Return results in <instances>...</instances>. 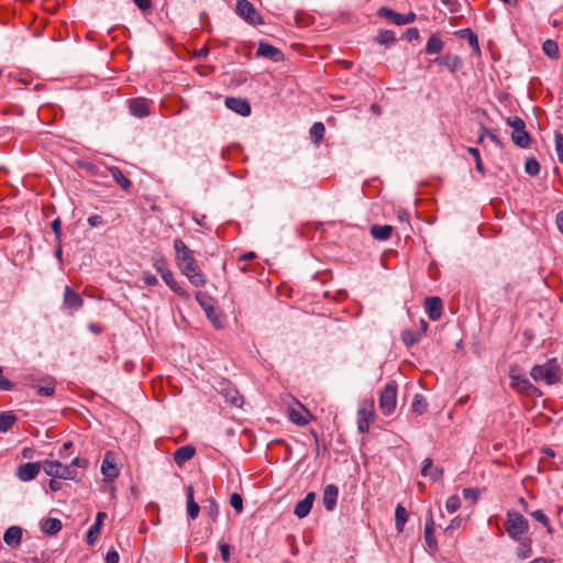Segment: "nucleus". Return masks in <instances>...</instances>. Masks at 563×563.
I'll return each mask as SVG.
<instances>
[{
    "label": "nucleus",
    "mask_w": 563,
    "mask_h": 563,
    "mask_svg": "<svg viewBox=\"0 0 563 563\" xmlns=\"http://www.w3.org/2000/svg\"><path fill=\"white\" fill-rule=\"evenodd\" d=\"M175 250V262L180 273L187 277L195 287H203L207 284V277L198 266L192 251L181 239H175L173 242Z\"/></svg>",
    "instance_id": "1"
},
{
    "label": "nucleus",
    "mask_w": 563,
    "mask_h": 563,
    "mask_svg": "<svg viewBox=\"0 0 563 563\" xmlns=\"http://www.w3.org/2000/svg\"><path fill=\"white\" fill-rule=\"evenodd\" d=\"M530 376L536 382H544L548 385L555 384L561 378V369L555 358L548 360L544 364L534 365Z\"/></svg>",
    "instance_id": "2"
},
{
    "label": "nucleus",
    "mask_w": 563,
    "mask_h": 563,
    "mask_svg": "<svg viewBox=\"0 0 563 563\" xmlns=\"http://www.w3.org/2000/svg\"><path fill=\"white\" fill-rule=\"evenodd\" d=\"M156 272L161 275L162 279L165 282V284L180 298L185 300L190 299V294L181 286L179 285L175 278L174 273L168 267V264L165 258H158L153 264Z\"/></svg>",
    "instance_id": "3"
},
{
    "label": "nucleus",
    "mask_w": 563,
    "mask_h": 563,
    "mask_svg": "<svg viewBox=\"0 0 563 563\" xmlns=\"http://www.w3.org/2000/svg\"><path fill=\"white\" fill-rule=\"evenodd\" d=\"M505 529L511 539L520 541L528 532L529 523L522 515L517 511L509 510L507 512V520L505 521Z\"/></svg>",
    "instance_id": "4"
},
{
    "label": "nucleus",
    "mask_w": 563,
    "mask_h": 563,
    "mask_svg": "<svg viewBox=\"0 0 563 563\" xmlns=\"http://www.w3.org/2000/svg\"><path fill=\"white\" fill-rule=\"evenodd\" d=\"M506 121L512 129L510 136L514 144L520 148H528L531 144V137L526 131L525 121L517 115L508 117Z\"/></svg>",
    "instance_id": "5"
},
{
    "label": "nucleus",
    "mask_w": 563,
    "mask_h": 563,
    "mask_svg": "<svg viewBox=\"0 0 563 563\" xmlns=\"http://www.w3.org/2000/svg\"><path fill=\"white\" fill-rule=\"evenodd\" d=\"M42 467L44 473L53 478L74 481L77 477V471L75 468L64 465L58 461H44Z\"/></svg>",
    "instance_id": "6"
},
{
    "label": "nucleus",
    "mask_w": 563,
    "mask_h": 563,
    "mask_svg": "<svg viewBox=\"0 0 563 563\" xmlns=\"http://www.w3.org/2000/svg\"><path fill=\"white\" fill-rule=\"evenodd\" d=\"M236 14L251 25L263 24V19L255 7L247 0H238Z\"/></svg>",
    "instance_id": "7"
},
{
    "label": "nucleus",
    "mask_w": 563,
    "mask_h": 563,
    "mask_svg": "<svg viewBox=\"0 0 563 563\" xmlns=\"http://www.w3.org/2000/svg\"><path fill=\"white\" fill-rule=\"evenodd\" d=\"M397 404V387L395 384H387L379 396V409L385 416L394 412Z\"/></svg>",
    "instance_id": "8"
},
{
    "label": "nucleus",
    "mask_w": 563,
    "mask_h": 563,
    "mask_svg": "<svg viewBox=\"0 0 563 563\" xmlns=\"http://www.w3.org/2000/svg\"><path fill=\"white\" fill-rule=\"evenodd\" d=\"M374 417V401H362L357 410V429L361 433L368 432L369 424L373 422Z\"/></svg>",
    "instance_id": "9"
},
{
    "label": "nucleus",
    "mask_w": 563,
    "mask_h": 563,
    "mask_svg": "<svg viewBox=\"0 0 563 563\" xmlns=\"http://www.w3.org/2000/svg\"><path fill=\"white\" fill-rule=\"evenodd\" d=\"M196 300L198 301L199 306L203 309L207 318L214 324V327L220 328L221 321L219 320V316L212 303V298L208 296L206 292L198 291L196 294Z\"/></svg>",
    "instance_id": "10"
},
{
    "label": "nucleus",
    "mask_w": 563,
    "mask_h": 563,
    "mask_svg": "<svg viewBox=\"0 0 563 563\" xmlns=\"http://www.w3.org/2000/svg\"><path fill=\"white\" fill-rule=\"evenodd\" d=\"M288 418L297 426H306L312 418V415L300 402L288 409Z\"/></svg>",
    "instance_id": "11"
},
{
    "label": "nucleus",
    "mask_w": 563,
    "mask_h": 563,
    "mask_svg": "<svg viewBox=\"0 0 563 563\" xmlns=\"http://www.w3.org/2000/svg\"><path fill=\"white\" fill-rule=\"evenodd\" d=\"M152 101L144 98L137 97L129 100V109L132 115L136 118H145L150 114V107Z\"/></svg>",
    "instance_id": "12"
},
{
    "label": "nucleus",
    "mask_w": 563,
    "mask_h": 563,
    "mask_svg": "<svg viewBox=\"0 0 563 563\" xmlns=\"http://www.w3.org/2000/svg\"><path fill=\"white\" fill-rule=\"evenodd\" d=\"M511 386L517 389L519 393L532 396L538 393L537 387H534L530 380L521 375H517L515 373L510 374Z\"/></svg>",
    "instance_id": "13"
},
{
    "label": "nucleus",
    "mask_w": 563,
    "mask_h": 563,
    "mask_svg": "<svg viewBox=\"0 0 563 563\" xmlns=\"http://www.w3.org/2000/svg\"><path fill=\"white\" fill-rule=\"evenodd\" d=\"M63 302L71 312L78 311L84 305L81 296L69 286H66L64 289Z\"/></svg>",
    "instance_id": "14"
},
{
    "label": "nucleus",
    "mask_w": 563,
    "mask_h": 563,
    "mask_svg": "<svg viewBox=\"0 0 563 563\" xmlns=\"http://www.w3.org/2000/svg\"><path fill=\"white\" fill-rule=\"evenodd\" d=\"M224 103L230 110L234 111L240 115L246 117L251 113V106L246 99L227 97Z\"/></svg>",
    "instance_id": "15"
},
{
    "label": "nucleus",
    "mask_w": 563,
    "mask_h": 563,
    "mask_svg": "<svg viewBox=\"0 0 563 563\" xmlns=\"http://www.w3.org/2000/svg\"><path fill=\"white\" fill-rule=\"evenodd\" d=\"M43 382L44 385L40 386L35 383V379H31L29 386L34 388L38 396L52 397L55 394L56 380L53 377H46Z\"/></svg>",
    "instance_id": "16"
},
{
    "label": "nucleus",
    "mask_w": 563,
    "mask_h": 563,
    "mask_svg": "<svg viewBox=\"0 0 563 563\" xmlns=\"http://www.w3.org/2000/svg\"><path fill=\"white\" fill-rule=\"evenodd\" d=\"M40 470H41L40 463H32V462L24 463L19 466L16 476L19 477V479H21L23 482L32 481L37 476V474L40 473Z\"/></svg>",
    "instance_id": "17"
},
{
    "label": "nucleus",
    "mask_w": 563,
    "mask_h": 563,
    "mask_svg": "<svg viewBox=\"0 0 563 563\" xmlns=\"http://www.w3.org/2000/svg\"><path fill=\"white\" fill-rule=\"evenodd\" d=\"M339 496V489L335 485L329 484L323 489L322 503L328 511H332L335 508Z\"/></svg>",
    "instance_id": "18"
},
{
    "label": "nucleus",
    "mask_w": 563,
    "mask_h": 563,
    "mask_svg": "<svg viewBox=\"0 0 563 563\" xmlns=\"http://www.w3.org/2000/svg\"><path fill=\"white\" fill-rule=\"evenodd\" d=\"M314 497V493H308L303 499L297 503L294 514L300 519L307 517L311 511Z\"/></svg>",
    "instance_id": "19"
},
{
    "label": "nucleus",
    "mask_w": 563,
    "mask_h": 563,
    "mask_svg": "<svg viewBox=\"0 0 563 563\" xmlns=\"http://www.w3.org/2000/svg\"><path fill=\"white\" fill-rule=\"evenodd\" d=\"M426 312L433 321L440 319L442 314V301L439 297H429L424 303Z\"/></svg>",
    "instance_id": "20"
},
{
    "label": "nucleus",
    "mask_w": 563,
    "mask_h": 563,
    "mask_svg": "<svg viewBox=\"0 0 563 563\" xmlns=\"http://www.w3.org/2000/svg\"><path fill=\"white\" fill-rule=\"evenodd\" d=\"M22 528L18 526L9 527L3 534L4 543L10 548H16L20 545L22 540Z\"/></svg>",
    "instance_id": "21"
},
{
    "label": "nucleus",
    "mask_w": 563,
    "mask_h": 563,
    "mask_svg": "<svg viewBox=\"0 0 563 563\" xmlns=\"http://www.w3.org/2000/svg\"><path fill=\"white\" fill-rule=\"evenodd\" d=\"M256 55L261 56V57L269 58L274 62H278L283 57L282 52L277 47H275L268 43H265V42L260 43L257 51H256Z\"/></svg>",
    "instance_id": "22"
},
{
    "label": "nucleus",
    "mask_w": 563,
    "mask_h": 563,
    "mask_svg": "<svg viewBox=\"0 0 563 563\" xmlns=\"http://www.w3.org/2000/svg\"><path fill=\"white\" fill-rule=\"evenodd\" d=\"M101 473L107 479H114L119 475V470L112 459L111 452H107L101 464Z\"/></svg>",
    "instance_id": "23"
},
{
    "label": "nucleus",
    "mask_w": 563,
    "mask_h": 563,
    "mask_svg": "<svg viewBox=\"0 0 563 563\" xmlns=\"http://www.w3.org/2000/svg\"><path fill=\"white\" fill-rule=\"evenodd\" d=\"M106 517H107L106 512L99 511L97 514L95 523L89 528V530H88V532L86 534V542L89 545H92L96 542V540H97V538H98V536L100 533V529H101L103 519Z\"/></svg>",
    "instance_id": "24"
},
{
    "label": "nucleus",
    "mask_w": 563,
    "mask_h": 563,
    "mask_svg": "<svg viewBox=\"0 0 563 563\" xmlns=\"http://www.w3.org/2000/svg\"><path fill=\"white\" fill-rule=\"evenodd\" d=\"M196 453L192 445H183L174 453V461L177 465L181 466L187 461L191 460Z\"/></svg>",
    "instance_id": "25"
},
{
    "label": "nucleus",
    "mask_w": 563,
    "mask_h": 563,
    "mask_svg": "<svg viewBox=\"0 0 563 563\" xmlns=\"http://www.w3.org/2000/svg\"><path fill=\"white\" fill-rule=\"evenodd\" d=\"M435 63L440 66L446 67L451 71H455L462 66L461 58L459 56L451 54L437 58Z\"/></svg>",
    "instance_id": "26"
},
{
    "label": "nucleus",
    "mask_w": 563,
    "mask_h": 563,
    "mask_svg": "<svg viewBox=\"0 0 563 563\" xmlns=\"http://www.w3.org/2000/svg\"><path fill=\"white\" fill-rule=\"evenodd\" d=\"M432 459L427 457L423 460V465L421 468L422 476H429L433 482H437L442 476V470L438 467H432Z\"/></svg>",
    "instance_id": "27"
},
{
    "label": "nucleus",
    "mask_w": 563,
    "mask_h": 563,
    "mask_svg": "<svg viewBox=\"0 0 563 563\" xmlns=\"http://www.w3.org/2000/svg\"><path fill=\"white\" fill-rule=\"evenodd\" d=\"M186 497H187V514L190 517V519H196L199 515L200 507L194 499V488L191 485H189L186 489Z\"/></svg>",
    "instance_id": "28"
},
{
    "label": "nucleus",
    "mask_w": 563,
    "mask_h": 563,
    "mask_svg": "<svg viewBox=\"0 0 563 563\" xmlns=\"http://www.w3.org/2000/svg\"><path fill=\"white\" fill-rule=\"evenodd\" d=\"M62 529V522L57 518H47L41 522V530L48 534L54 536Z\"/></svg>",
    "instance_id": "29"
},
{
    "label": "nucleus",
    "mask_w": 563,
    "mask_h": 563,
    "mask_svg": "<svg viewBox=\"0 0 563 563\" xmlns=\"http://www.w3.org/2000/svg\"><path fill=\"white\" fill-rule=\"evenodd\" d=\"M393 232L391 225L374 224L371 227V234L374 239L379 241H386L390 238Z\"/></svg>",
    "instance_id": "30"
},
{
    "label": "nucleus",
    "mask_w": 563,
    "mask_h": 563,
    "mask_svg": "<svg viewBox=\"0 0 563 563\" xmlns=\"http://www.w3.org/2000/svg\"><path fill=\"white\" fill-rule=\"evenodd\" d=\"M444 47V43L438 34H432L426 44V54L432 55L440 53Z\"/></svg>",
    "instance_id": "31"
},
{
    "label": "nucleus",
    "mask_w": 563,
    "mask_h": 563,
    "mask_svg": "<svg viewBox=\"0 0 563 563\" xmlns=\"http://www.w3.org/2000/svg\"><path fill=\"white\" fill-rule=\"evenodd\" d=\"M109 173L114 179V181L120 185V187L124 190H129L131 187V181L128 177L124 176L122 170L117 166L109 167Z\"/></svg>",
    "instance_id": "32"
},
{
    "label": "nucleus",
    "mask_w": 563,
    "mask_h": 563,
    "mask_svg": "<svg viewBox=\"0 0 563 563\" xmlns=\"http://www.w3.org/2000/svg\"><path fill=\"white\" fill-rule=\"evenodd\" d=\"M378 15L380 18H384V19L388 20L389 22H391V23H394L396 25H401L402 14L397 13L394 10L389 9V8H386V7L380 8L378 10Z\"/></svg>",
    "instance_id": "33"
},
{
    "label": "nucleus",
    "mask_w": 563,
    "mask_h": 563,
    "mask_svg": "<svg viewBox=\"0 0 563 563\" xmlns=\"http://www.w3.org/2000/svg\"><path fill=\"white\" fill-rule=\"evenodd\" d=\"M16 420V416L11 412H0V432L9 431Z\"/></svg>",
    "instance_id": "34"
},
{
    "label": "nucleus",
    "mask_w": 563,
    "mask_h": 563,
    "mask_svg": "<svg viewBox=\"0 0 563 563\" xmlns=\"http://www.w3.org/2000/svg\"><path fill=\"white\" fill-rule=\"evenodd\" d=\"M407 517V510L401 505H398L395 510V526L398 532L404 530Z\"/></svg>",
    "instance_id": "35"
},
{
    "label": "nucleus",
    "mask_w": 563,
    "mask_h": 563,
    "mask_svg": "<svg viewBox=\"0 0 563 563\" xmlns=\"http://www.w3.org/2000/svg\"><path fill=\"white\" fill-rule=\"evenodd\" d=\"M325 128L323 123L316 122L310 129V137L314 143H319L322 140Z\"/></svg>",
    "instance_id": "36"
},
{
    "label": "nucleus",
    "mask_w": 563,
    "mask_h": 563,
    "mask_svg": "<svg viewBox=\"0 0 563 563\" xmlns=\"http://www.w3.org/2000/svg\"><path fill=\"white\" fill-rule=\"evenodd\" d=\"M422 335L418 331L406 330L401 334L402 342L407 346L416 344Z\"/></svg>",
    "instance_id": "37"
},
{
    "label": "nucleus",
    "mask_w": 563,
    "mask_h": 563,
    "mask_svg": "<svg viewBox=\"0 0 563 563\" xmlns=\"http://www.w3.org/2000/svg\"><path fill=\"white\" fill-rule=\"evenodd\" d=\"M224 397L228 402L235 407H241L243 404L242 397L236 389L228 388L224 393Z\"/></svg>",
    "instance_id": "38"
},
{
    "label": "nucleus",
    "mask_w": 563,
    "mask_h": 563,
    "mask_svg": "<svg viewBox=\"0 0 563 563\" xmlns=\"http://www.w3.org/2000/svg\"><path fill=\"white\" fill-rule=\"evenodd\" d=\"M542 49L547 56L550 58H558L559 56V47L558 44L552 40H547L543 43Z\"/></svg>",
    "instance_id": "39"
},
{
    "label": "nucleus",
    "mask_w": 563,
    "mask_h": 563,
    "mask_svg": "<svg viewBox=\"0 0 563 563\" xmlns=\"http://www.w3.org/2000/svg\"><path fill=\"white\" fill-rule=\"evenodd\" d=\"M395 33L390 30H383L378 33L376 42L380 45H388L395 42Z\"/></svg>",
    "instance_id": "40"
},
{
    "label": "nucleus",
    "mask_w": 563,
    "mask_h": 563,
    "mask_svg": "<svg viewBox=\"0 0 563 563\" xmlns=\"http://www.w3.org/2000/svg\"><path fill=\"white\" fill-rule=\"evenodd\" d=\"M411 407L413 412L422 415L427 410L428 405L421 395H416Z\"/></svg>",
    "instance_id": "41"
},
{
    "label": "nucleus",
    "mask_w": 563,
    "mask_h": 563,
    "mask_svg": "<svg viewBox=\"0 0 563 563\" xmlns=\"http://www.w3.org/2000/svg\"><path fill=\"white\" fill-rule=\"evenodd\" d=\"M433 527H434V522H433V519L430 518L427 522H426V527H424V540H426V543L429 545V547H433L435 544V541L433 539Z\"/></svg>",
    "instance_id": "42"
},
{
    "label": "nucleus",
    "mask_w": 563,
    "mask_h": 563,
    "mask_svg": "<svg viewBox=\"0 0 563 563\" xmlns=\"http://www.w3.org/2000/svg\"><path fill=\"white\" fill-rule=\"evenodd\" d=\"M525 172L530 176H537L540 172V164L534 158H529L525 163Z\"/></svg>",
    "instance_id": "43"
},
{
    "label": "nucleus",
    "mask_w": 563,
    "mask_h": 563,
    "mask_svg": "<svg viewBox=\"0 0 563 563\" xmlns=\"http://www.w3.org/2000/svg\"><path fill=\"white\" fill-rule=\"evenodd\" d=\"M461 506L460 497L456 495L450 496L445 501V508L449 512H455Z\"/></svg>",
    "instance_id": "44"
},
{
    "label": "nucleus",
    "mask_w": 563,
    "mask_h": 563,
    "mask_svg": "<svg viewBox=\"0 0 563 563\" xmlns=\"http://www.w3.org/2000/svg\"><path fill=\"white\" fill-rule=\"evenodd\" d=\"M467 152L474 157L476 170L484 174V166L481 159L479 151L476 147H467Z\"/></svg>",
    "instance_id": "45"
},
{
    "label": "nucleus",
    "mask_w": 563,
    "mask_h": 563,
    "mask_svg": "<svg viewBox=\"0 0 563 563\" xmlns=\"http://www.w3.org/2000/svg\"><path fill=\"white\" fill-rule=\"evenodd\" d=\"M530 516L542 523L548 529V531L551 532L550 521L542 510H534L530 512Z\"/></svg>",
    "instance_id": "46"
},
{
    "label": "nucleus",
    "mask_w": 563,
    "mask_h": 563,
    "mask_svg": "<svg viewBox=\"0 0 563 563\" xmlns=\"http://www.w3.org/2000/svg\"><path fill=\"white\" fill-rule=\"evenodd\" d=\"M51 228L55 234L56 243H62V221L59 218H56L52 221Z\"/></svg>",
    "instance_id": "47"
},
{
    "label": "nucleus",
    "mask_w": 563,
    "mask_h": 563,
    "mask_svg": "<svg viewBox=\"0 0 563 563\" xmlns=\"http://www.w3.org/2000/svg\"><path fill=\"white\" fill-rule=\"evenodd\" d=\"M230 505L236 510V512H241L243 509V499L240 494L233 493L230 496Z\"/></svg>",
    "instance_id": "48"
},
{
    "label": "nucleus",
    "mask_w": 563,
    "mask_h": 563,
    "mask_svg": "<svg viewBox=\"0 0 563 563\" xmlns=\"http://www.w3.org/2000/svg\"><path fill=\"white\" fill-rule=\"evenodd\" d=\"M555 151L560 163L563 164V134L555 133Z\"/></svg>",
    "instance_id": "49"
},
{
    "label": "nucleus",
    "mask_w": 563,
    "mask_h": 563,
    "mask_svg": "<svg viewBox=\"0 0 563 563\" xmlns=\"http://www.w3.org/2000/svg\"><path fill=\"white\" fill-rule=\"evenodd\" d=\"M205 510L212 519H216L219 512V507L216 500L210 499L208 505L205 506Z\"/></svg>",
    "instance_id": "50"
},
{
    "label": "nucleus",
    "mask_w": 563,
    "mask_h": 563,
    "mask_svg": "<svg viewBox=\"0 0 563 563\" xmlns=\"http://www.w3.org/2000/svg\"><path fill=\"white\" fill-rule=\"evenodd\" d=\"M531 554V548L527 543H521L517 550V555L520 559H527Z\"/></svg>",
    "instance_id": "51"
},
{
    "label": "nucleus",
    "mask_w": 563,
    "mask_h": 563,
    "mask_svg": "<svg viewBox=\"0 0 563 563\" xmlns=\"http://www.w3.org/2000/svg\"><path fill=\"white\" fill-rule=\"evenodd\" d=\"M230 545L225 542H221L219 544V550H220V553H221V559L223 562H229L230 561Z\"/></svg>",
    "instance_id": "52"
},
{
    "label": "nucleus",
    "mask_w": 563,
    "mask_h": 563,
    "mask_svg": "<svg viewBox=\"0 0 563 563\" xmlns=\"http://www.w3.org/2000/svg\"><path fill=\"white\" fill-rule=\"evenodd\" d=\"M142 279L147 286H156L158 284V279L156 278V276L150 272H144L142 275Z\"/></svg>",
    "instance_id": "53"
},
{
    "label": "nucleus",
    "mask_w": 563,
    "mask_h": 563,
    "mask_svg": "<svg viewBox=\"0 0 563 563\" xmlns=\"http://www.w3.org/2000/svg\"><path fill=\"white\" fill-rule=\"evenodd\" d=\"M419 36V31L416 27H409L405 33V37L409 42L417 41Z\"/></svg>",
    "instance_id": "54"
},
{
    "label": "nucleus",
    "mask_w": 563,
    "mask_h": 563,
    "mask_svg": "<svg viewBox=\"0 0 563 563\" xmlns=\"http://www.w3.org/2000/svg\"><path fill=\"white\" fill-rule=\"evenodd\" d=\"M119 561H120L119 553L114 549H111L107 552L106 563H119Z\"/></svg>",
    "instance_id": "55"
},
{
    "label": "nucleus",
    "mask_w": 563,
    "mask_h": 563,
    "mask_svg": "<svg viewBox=\"0 0 563 563\" xmlns=\"http://www.w3.org/2000/svg\"><path fill=\"white\" fill-rule=\"evenodd\" d=\"M463 496L465 499H470L472 501H476L478 498V493L475 489L472 488H464L463 489Z\"/></svg>",
    "instance_id": "56"
},
{
    "label": "nucleus",
    "mask_w": 563,
    "mask_h": 563,
    "mask_svg": "<svg viewBox=\"0 0 563 563\" xmlns=\"http://www.w3.org/2000/svg\"><path fill=\"white\" fill-rule=\"evenodd\" d=\"M88 224L92 228L103 224V219L99 214H93L88 218Z\"/></svg>",
    "instance_id": "57"
},
{
    "label": "nucleus",
    "mask_w": 563,
    "mask_h": 563,
    "mask_svg": "<svg viewBox=\"0 0 563 563\" xmlns=\"http://www.w3.org/2000/svg\"><path fill=\"white\" fill-rule=\"evenodd\" d=\"M13 388V383H11L9 379L0 376V389L1 390H11Z\"/></svg>",
    "instance_id": "58"
},
{
    "label": "nucleus",
    "mask_w": 563,
    "mask_h": 563,
    "mask_svg": "<svg viewBox=\"0 0 563 563\" xmlns=\"http://www.w3.org/2000/svg\"><path fill=\"white\" fill-rule=\"evenodd\" d=\"M483 131L484 133L487 135V137H489L495 144L501 146L503 143L500 142L499 137L494 134L493 132H490L488 129L484 128L483 126Z\"/></svg>",
    "instance_id": "59"
},
{
    "label": "nucleus",
    "mask_w": 563,
    "mask_h": 563,
    "mask_svg": "<svg viewBox=\"0 0 563 563\" xmlns=\"http://www.w3.org/2000/svg\"><path fill=\"white\" fill-rule=\"evenodd\" d=\"M133 1L143 11H146L151 8V0H133Z\"/></svg>",
    "instance_id": "60"
},
{
    "label": "nucleus",
    "mask_w": 563,
    "mask_h": 563,
    "mask_svg": "<svg viewBox=\"0 0 563 563\" xmlns=\"http://www.w3.org/2000/svg\"><path fill=\"white\" fill-rule=\"evenodd\" d=\"M86 465H87V461H86L85 459H81V457H75V459L71 461V463H70V465H69V466H71V468H74L75 466H76V467H86Z\"/></svg>",
    "instance_id": "61"
},
{
    "label": "nucleus",
    "mask_w": 563,
    "mask_h": 563,
    "mask_svg": "<svg viewBox=\"0 0 563 563\" xmlns=\"http://www.w3.org/2000/svg\"><path fill=\"white\" fill-rule=\"evenodd\" d=\"M416 19V14L413 12H409L408 14H402L401 25L412 23Z\"/></svg>",
    "instance_id": "62"
},
{
    "label": "nucleus",
    "mask_w": 563,
    "mask_h": 563,
    "mask_svg": "<svg viewBox=\"0 0 563 563\" xmlns=\"http://www.w3.org/2000/svg\"><path fill=\"white\" fill-rule=\"evenodd\" d=\"M48 486L51 490L57 492L60 489V483L56 481V478H53L49 481Z\"/></svg>",
    "instance_id": "63"
},
{
    "label": "nucleus",
    "mask_w": 563,
    "mask_h": 563,
    "mask_svg": "<svg viewBox=\"0 0 563 563\" xmlns=\"http://www.w3.org/2000/svg\"><path fill=\"white\" fill-rule=\"evenodd\" d=\"M556 224L561 233L563 234V211H560L556 216Z\"/></svg>",
    "instance_id": "64"
}]
</instances>
